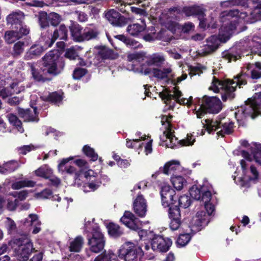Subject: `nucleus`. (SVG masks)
Segmentation results:
<instances>
[{
  "mask_svg": "<svg viewBox=\"0 0 261 261\" xmlns=\"http://www.w3.org/2000/svg\"><path fill=\"white\" fill-rule=\"evenodd\" d=\"M83 153L88 159L89 163L94 162L98 160V155L94 148L88 145L83 146Z\"/></svg>",
  "mask_w": 261,
  "mask_h": 261,
  "instance_id": "35",
  "label": "nucleus"
},
{
  "mask_svg": "<svg viewBox=\"0 0 261 261\" xmlns=\"http://www.w3.org/2000/svg\"><path fill=\"white\" fill-rule=\"evenodd\" d=\"M234 24L231 21L230 25L228 22L223 23L219 34V37L213 35L206 39V44L204 45L201 50V54L206 56L215 52L219 47L221 43H225L228 41L232 33L233 30L236 29Z\"/></svg>",
  "mask_w": 261,
  "mask_h": 261,
  "instance_id": "4",
  "label": "nucleus"
},
{
  "mask_svg": "<svg viewBox=\"0 0 261 261\" xmlns=\"http://www.w3.org/2000/svg\"><path fill=\"white\" fill-rule=\"evenodd\" d=\"M4 222L9 233H12L16 230V225L13 220L10 218H6L4 220Z\"/></svg>",
  "mask_w": 261,
  "mask_h": 261,
  "instance_id": "58",
  "label": "nucleus"
},
{
  "mask_svg": "<svg viewBox=\"0 0 261 261\" xmlns=\"http://www.w3.org/2000/svg\"><path fill=\"white\" fill-rule=\"evenodd\" d=\"M59 55L57 50H51L42 58L44 65H57Z\"/></svg>",
  "mask_w": 261,
  "mask_h": 261,
  "instance_id": "29",
  "label": "nucleus"
},
{
  "mask_svg": "<svg viewBox=\"0 0 261 261\" xmlns=\"http://www.w3.org/2000/svg\"><path fill=\"white\" fill-rule=\"evenodd\" d=\"M29 33H25L22 30H17L12 29L11 31H7L5 33V39L8 43L11 44L14 42L16 40L21 38L23 36L28 35Z\"/></svg>",
  "mask_w": 261,
  "mask_h": 261,
  "instance_id": "24",
  "label": "nucleus"
},
{
  "mask_svg": "<svg viewBox=\"0 0 261 261\" xmlns=\"http://www.w3.org/2000/svg\"><path fill=\"white\" fill-rule=\"evenodd\" d=\"M171 180L174 188L177 190H181L184 185L186 183V180L182 176L176 175L174 173H172Z\"/></svg>",
  "mask_w": 261,
  "mask_h": 261,
  "instance_id": "41",
  "label": "nucleus"
},
{
  "mask_svg": "<svg viewBox=\"0 0 261 261\" xmlns=\"http://www.w3.org/2000/svg\"><path fill=\"white\" fill-rule=\"evenodd\" d=\"M84 232L89 249H86L85 252L87 257H90L93 253L102 252L106 243V238L98 223L92 221H86L85 219Z\"/></svg>",
  "mask_w": 261,
  "mask_h": 261,
  "instance_id": "1",
  "label": "nucleus"
},
{
  "mask_svg": "<svg viewBox=\"0 0 261 261\" xmlns=\"http://www.w3.org/2000/svg\"><path fill=\"white\" fill-rule=\"evenodd\" d=\"M147 202L146 199L141 194H138L133 202V210L139 217L143 218L147 212Z\"/></svg>",
  "mask_w": 261,
  "mask_h": 261,
  "instance_id": "18",
  "label": "nucleus"
},
{
  "mask_svg": "<svg viewBox=\"0 0 261 261\" xmlns=\"http://www.w3.org/2000/svg\"><path fill=\"white\" fill-rule=\"evenodd\" d=\"M48 14L45 11L39 12L38 15L39 23L42 29H45L49 26V21L48 20Z\"/></svg>",
  "mask_w": 261,
  "mask_h": 261,
  "instance_id": "47",
  "label": "nucleus"
},
{
  "mask_svg": "<svg viewBox=\"0 0 261 261\" xmlns=\"http://www.w3.org/2000/svg\"><path fill=\"white\" fill-rule=\"evenodd\" d=\"M145 29V25L139 23L130 24L127 27V31L132 36H136Z\"/></svg>",
  "mask_w": 261,
  "mask_h": 261,
  "instance_id": "43",
  "label": "nucleus"
},
{
  "mask_svg": "<svg viewBox=\"0 0 261 261\" xmlns=\"http://www.w3.org/2000/svg\"><path fill=\"white\" fill-rule=\"evenodd\" d=\"M97 33L93 30L87 31L85 29L84 33H83V41L84 40H89L96 37Z\"/></svg>",
  "mask_w": 261,
  "mask_h": 261,
  "instance_id": "61",
  "label": "nucleus"
},
{
  "mask_svg": "<svg viewBox=\"0 0 261 261\" xmlns=\"http://www.w3.org/2000/svg\"><path fill=\"white\" fill-rule=\"evenodd\" d=\"M201 213H204V215L202 216V214L197 213L196 217L193 218L189 223V228L191 232L193 234L202 230L210 222V219L206 216V213L201 212Z\"/></svg>",
  "mask_w": 261,
  "mask_h": 261,
  "instance_id": "16",
  "label": "nucleus"
},
{
  "mask_svg": "<svg viewBox=\"0 0 261 261\" xmlns=\"http://www.w3.org/2000/svg\"><path fill=\"white\" fill-rule=\"evenodd\" d=\"M13 254L19 261H27L31 252L35 250L31 240L27 237H21L11 240L9 242Z\"/></svg>",
  "mask_w": 261,
  "mask_h": 261,
  "instance_id": "5",
  "label": "nucleus"
},
{
  "mask_svg": "<svg viewBox=\"0 0 261 261\" xmlns=\"http://www.w3.org/2000/svg\"><path fill=\"white\" fill-rule=\"evenodd\" d=\"M193 138V137L192 135L188 134L185 139L179 140L177 143L179 144L181 146L192 145L195 141V139Z\"/></svg>",
  "mask_w": 261,
  "mask_h": 261,
  "instance_id": "60",
  "label": "nucleus"
},
{
  "mask_svg": "<svg viewBox=\"0 0 261 261\" xmlns=\"http://www.w3.org/2000/svg\"><path fill=\"white\" fill-rule=\"evenodd\" d=\"M203 187L198 188L197 186H193L189 190V193L191 198L199 200L200 198L201 192H202Z\"/></svg>",
  "mask_w": 261,
  "mask_h": 261,
  "instance_id": "51",
  "label": "nucleus"
},
{
  "mask_svg": "<svg viewBox=\"0 0 261 261\" xmlns=\"http://www.w3.org/2000/svg\"><path fill=\"white\" fill-rule=\"evenodd\" d=\"M172 244V241L169 238H164L160 235H154L151 241L152 249L161 253L167 252Z\"/></svg>",
  "mask_w": 261,
  "mask_h": 261,
  "instance_id": "14",
  "label": "nucleus"
},
{
  "mask_svg": "<svg viewBox=\"0 0 261 261\" xmlns=\"http://www.w3.org/2000/svg\"><path fill=\"white\" fill-rule=\"evenodd\" d=\"M115 37L117 39L122 41L126 45H129L132 47H136V45L138 43V42L135 40L129 39L123 35H116Z\"/></svg>",
  "mask_w": 261,
  "mask_h": 261,
  "instance_id": "57",
  "label": "nucleus"
},
{
  "mask_svg": "<svg viewBox=\"0 0 261 261\" xmlns=\"http://www.w3.org/2000/svg\"><path fill=\"white\" fill-rule=\"evenodd\" d=\"M139 67L140 69L139 72L143 73L144 75L151 74L153 77L160 80L168 79V74L172 72L171 68H163V69L154 68L152 70L147 68L143 71V66H139Z\"/></svg>",
  "mask_w": 261,
  "mask_h": 261,
  "instance_id": "17",
  "label": "nucleus"
},
{
  "mask_svg": "<svg viewBox=\"0 0 261 261\" xmlns=\"http://www.w3.org/2000/svg\"><path fill=\"white\" fill-rule=\"evenodd\" d=\"M46 50L45 47L39 44L33 45L29 50L27 52L24 58L26 60H30L39 56L44 51Z\"/></svg>",
  "mask_w": 261,
  "mask_h": 261,
  "instance_id": "27",
  "label": "nucleus"
},
{
  "mask_svg": "<svg viewBox=\"0 0 261 261\" xmlns=\"http://www.w3.org/2000/svg\"><path fill=\"white\" fill-rule=\"evenodd\" d=\"M164 56L160 53L153 54L147 58L146 62L148 65H161L165 64Z\"/></svg>",
  "mask_w": 261,
  "mask_h": 261,
  "instance_id": "34",
  "label": "nucleus"
},
{
  "mask_svg": "<svg viewBox=\"0 0 261 261\" xmlns=\"http://www.w3.org/2000/svg\"><path fill=\"white\" fill-rule=\"evenodd\" d=\"M240 51H237L236 48H232L228 50H225L222 53V58L223 60L227 61L228 63L236 61L241 58Z\"/></svg>",
  "mask_w": 261,
  "mask_h": 261,
  "instance_id": "30",
  "label": "nucleus"
},
{
  "mask_svg": "<svg viewBox=\"0 0 261 261\" xmlns=\"http://www.w3.org/2000/svg\"><path fill=\"white\" fill-rule=\"evenodd\" d=\"M108 233L111 238L117 239L122 237L124 234V230L118 224L110 222L106 225Z\"/></svg>",
  "mask_w": 261,
  "mask_h": 261,
  "instance_id": "22",
  "label": "nucleus"
},
{
  "mask_svg": "<svg viewBox=\"0 0 261 261\" xmlns=\"http://www.w3.org/2000/svg\"><path fill=\"white\" fill-rule=\"evenodd\" d=\"M48 14V20L49 21V23L53 26H57L62 20L61 16L57 13L51 12Z\"/></svg>",
  "mask_w": 261,
  "mask_h": 261,
  "instance_id": "52",
  "label": "nucleus"
},
{
  "mask_svg": "<svg viewBox=\"0 0 261 261\" xmlns=\"http://www.w3.org/2000/svg\"><path fill=\"white\" fill-rule=\"evenodd\" d=\"M206 10L201 6L193 5L185 6L182 8L181 12L187 17H195L202 18L203 16V13L205 12Z\"/></svg>",
  "mask_w": 261,
  "mask_h": 261,
  "instance_id": "19",
  "label": "nucleus"
},
{
  "mask_svg": "<svg viewBox=\"0 0 261 261\" xmlns=\"http://www.w3.org/2000/svg\"><path fill=\"white\" fill-rule=\"evenodd\" d=\"M191 239V236L189 233L180 234L176 242L178 245L181 247H184L189 242Z\"/></svg>",
  "mask_w": 261,
  "mask_h": 261,
  "instance_id": "54",
  "label": "nucleus"
},
{
  "mask_svg": "<svg viewBox=\"0 0 261 261\" xmlns=\"http://www.w3.org/2000/svg\"><path fill=\"white\" fill-rule=\"evenodd\" d=\"M242 76L243 74L241 73L234 76V80L226 79L222 81L214 76L209 90L215 93H219L221 90L222 100L224 102L227 100H232L235 97L234 92L237 87L238 86L240 88L241 86L247 84V81Z\"/></svg>",
  "mask_w": 261,
  "mask_h": 261,
  "instance_id": "3",
  "label": "nucleus"
},
{
  "mask_svg": "<svg viewBox=\"0 0 261 261\" xmlns=\"http://www.w3.org/2000/svg\"><path fill=\"white\" fill-rule=\"evenodd\" d=\"M64 57L70 60H75L76 59L80 60L77 65H82V60L74 47L66 49L65 50Z\"/></svg>",
  "mask_w": 261,
  "mask_h": 261,
  "instance_id": "42",
  "label": "nucleus"
},
{
  "mask_svg": "<svg viewBox=\"0 0 261 261\" xmlns=\"http://www.w3.org/2000/svg\"><path fill=\"white\" fill-rule=\"evenodd\" d=\"M146 58V54L141 51L128 54L127 56V60L129 62H141Z\"/></svg>",
  "mask_w": 261,
  "mask_h": 261,
  "instance_id": "48",
  "label": "nucleus"
},
{
  "mask_svg": "<svg viewBox=\"0 0 261 261\" xmlns=\"http://www.w3.org/2000/svg\"><path fill=\"white\" fill-rule=\"evenodd\" d=\"M253 106L258 110L261 109V92L255 94L252 99H248Z\"/></svg>",
  "mask_w": 261,
  "mask_h": 261,
  "instance_id": "56",
  "label": "nucleus"
},
{
  "mask_svg": "<svg viewBox=\"0 0 261 261\" xmlns=\"http://www.w3.org/2000/svg\"><path fill=\"white\" fill-rule=\"evenodd\" d=\"M58 170L61 172L68 174L74 173V185L80 187L82 184V159L76 156H70L63 159L58 165Z\"/></svg>",
  "mask_w": 261,
  "mask_h": 261,
  "instance_id": "6",
  "label": "nucleus"
},
{
  "mask_svg": "<svg viewBox=\"0 0 261 261\" xmlns=\"http://www.w3.org/2000/svg\"><path fill=\"white\" fill-rule=\"evenodd\" d=\"M53 37L54 39L60 38L61 40H67L68 38V30L65 24H61L59 28L54 31Z\"/></svg>",
  "mask_w": 261,
  "mask_h": 261,
  "instance_id": "37",
  "label": "nucleus"
},
{
  "mask_svg": "<svg viewBox=\"0 0 261 261\" xmlns=\"http://www.w3.org/2000/svg\"><path fill=\"white\" fill-rule=\"evenodd\" d=\"M89 163L85 160L83 159V170L89 168ZM83 174L86 180L85 185L92 191H95L101 184L105 185L106 183L110 181L109 177L105 174H100V179H97V173L92 169H89L84 172L83 171Z\"/></svg>",
  "mask_w": 261,
  "mask_h": 261,
  "instance_id": "9",
  "label": "nucleus"
},
{
  "mask_svg": "<svg viewBox=\"0 0 261 261\" xmlns=\"http://www.w3.org/2000/svg\"><path fill=\"white\" fill-rule=\"evenodd\" d=\"M180 168L179 162L177 161H171L166 163L163 169V173L165 174L169 175L172 173L174 174V172Z\"/></svg>",
  "mask_w": 261,
  "mask_h": 261,
  "instance_id": "36",
  "label": "nucleus"
},
{
  "mask_svg": "<svg viewBox=\"0 0 261 261\" xmlns=\"http://www.w3.org/2000/svg\"><path fill=\"white\" fill-rule=\"evenodd\" d=\"M192 202L193 200L191 197L187 195H183L179 197L178 196L175 205L179 209L180 207L186 208L191 205Z\"/></svg>",
  "mask_w": 261,
  "mask_h": 261,
  "instance_id": "38",
  "label": "nucleus"
},
{
  "mask_svg": "<svg viewBox=\"0 0 261 261\" xmlns=\"http://www.w3.org/2000/svg\"><path fill=\"white\" fill-rule=\"evenodd\" d=\"M212 198V193L209 190H205L204 187L201 192L200 198H199L200 201H202L204 204L210 202Z\"/></svg>",
  "mask_w": 261,
  "mask_h": 261,
  "instance_id": "59",
  "label": "nucleus"
},
{
  "mask_svg": "<svg viewBox=\"0 0 261 261\" xmlns=\"http://www.w3.org/2000/svg\"><path fill=\"white\" fill-rule=\"evenodd\" d=\"M23 223L26 226H32L34 227L33 230L34 234L38 233L41 230V222L38 219L37 215L30 214L28 217L24 220Z\"/></svg>",
  "mask_w": 261,
  "mask_h": 261,
  "instance_id": "25",
  "label": "nucleus"
},
{
  "mask_svg": "<svg viewBox=\"0 0 261 261\" xmlns=\"http://www.w3.org/2000/svg\"><path fill=\"white\" fill-rule=\"evenodd\" d=\"M160 195L162 205L164 208H167V211H169L170 208L173 210L174 207L178 208L177 205H175L178 195L170 186H163L160 191Z\"/></svg>",
  "mask_w": 261,
  "mask_h": 261,
  "instance_id": "12",
  "label": "nucleus"
},
{
  "mask_svg": "<svg viewBox=\"0 0 261 261\" xmlns=\"http://www.w3.org/2000/svg\"><path fill=\"white\" fill-rule=\"evenodd\" d=\"M11 193H10L9 195H7L6 197L5 198V204L7 203V208L9 211H14L18 204V200L16 198H12L10 197L12 195H10Z\"/></svg>",
  "mask_w": 261,
  "mask_h": 261,
  "instance_id": "50",
  "label": "nucleus"
},
{
  "mask_svg": "<svg viewBox=\"0 0 261 261\" xmlns=\"http://www.w3.org/2000/svg\"><path fill=\"white\" fill-rule=\"evenodd\" d=\"M241 111L245 118L250 117L252 119H254L258 113V110L248 101L244 107H241Z\"/></svg>",
  "mask_w": 261,
  "mask_h": 261,
  "instance_id": "26",
  "label": "nucleus"
},
{
  "mask_svg": "<svg viewBox=\"0 0 261 261\" xmlns=\"http://www.w3.org/2000/svg\"><path fill=\"white\" fill-rule=\"evenodd\" d=\"M9 122L15 126L18 131L21 133H23L24 130L21 126V122L18 119L17 116L13 114H8L7 116Z\"/></svg>",
  "mask_w": 261,
  "mask_h": 261,
  "instance_id": "46",
  "label": "nucleus"
},
{
  "mask_svg": "<svg viewBox=\"0 0 261 261\" xmlns=\"http://www.w3.org/2000/svg\"><path fill=\"white\" fill-rule=\"evenodd\" d=\"M13 198L17 197L18 199L21 201L25 200L28 196V191L27 190H23L19 192H14L11 193V194Z\"/></svg>",
  "mask_w": 261,
  "mask_h": 261,
  "instance_id": "62",
  "label": "nucleus"
},
{
  "mask_svg": "<svg viewBox=\"0 0 261 261\" xmlns=\"http://www.w3.org/2000/svg\"><path fill=\"white\" fill-rule=\"evenodd\" d=\"M82 245V237L79 236L76 237L72 241L70 246V250L71 252H79L81 250Z\"/></svg>",
  "mask_w": 261,
  "mask_h": 261,
  "instance_id": "55",
  "label": "nucleus"
},
{
  "mask_svg": "<svg viewBox=\"0 0 261 261\" xmlns=\"http://www.w3.org/2000/svg\"><path fill=\"white\" fill-rule=\"evenodd\" d=\"M32 110L30 109H20L18 110L19 116L24 119V121H37L38 118L37 115V108L31 103Z\"/></svg>",
  "mask_w": 261,
  "mask_h": 261,
  "instance_id": "23",
  "label": "nucleus"
},
{
  "mask_svg": "<svg viewBox=\"0 0 261 261\" xmlns=\"http://www.w3.org/2000/svg\"><path fill=\"white\" fill-rule=\"evenodd\" d=\"M35 175L46 179L50 177L53 171L47 165H44L34 171Z\"/></svg>",
  "mask_w": 261,
  "mask_h": 261,
  "instance_id": "39",
  "label": "nucleus"
},
{
  "mask_svg": "<svg viewBox=\"0 0 261 261\" xmlns=\"http://www.w3.org/2000/svg\"><path fill=\"white\" fill-rule=\"evenodd\" d=\"M105 17L113 26L119 27L125 25L129 20L128 18L113 9L105 12Z\"/></svg>",
  "mask_w": 261,
  "mask_h": 261,
  "instance_id": "15",
  "label": "nucleus"
},
{
  "mask_svg": "<svg viewBox=\"0 0 261 261\" xmlns=\"http://www.w3.org/2000/svg\"><path fill=\"white\" fill-rule=\"evenodd\" d=\"M71 25L69 27L71 36L73 39L77 42L82 41V32L81 26L76 22L71 21Z\"/></svg>",
  "mask_w": 261,
  "mask_h": 261,
  "instance_id": "33",
  "label": "nucleus"
},
{
  "mask_svg": "<svg viewBox=\"0 0 261 261\" xmlns=\"http://www.w3.org/2000/svg\"><path fill=\"white\" fill-rule=\"evenodd\" d=\"M24 15L21 11L13 12L7 17V23L11 29L22 30L25 33H29L30 29L23 22Z\"/></svg>",
  "mask_w": 261,
  "mask_h": 261,
  "instance_id": "13",
  "label": "nucleus"
},
{
  "mask_svg": "<svg viewBox=\"0 0 261 261\" xmlns=\"http://www.w3.org/2000/svg\"><path fill=\"white\" fill-rule=\"evenodd\" d=\"M197 104L200 107L196 111V114L198 118H201L207 113L217 114L222 109V103L216 96L204 95L202 98L197 99Z\"/></svg>",
  "mask_w": 261,
  "mask_h": 261,
  "instance_id": "7",
  "label": "nucleus"
},
{
  "mask_svg": "<svg viewBox=\"0 0 261 261\" xmlns=\"http://www.w3.org/2000/svg\"><path fill=\"white\" fill-rule=\"evenodd\" d=\"M233 3L247 9V11L242 12L238 9L224 11L221 14L220 20L222 23L228 22L230 25L232 21V23L236 24L237 18L244 19L249 15L254 19H257L258 14L261 12L258 8V0H233Z\"/></svg>",
  "mask_w": 261,
  "mask_h": 261,
  "instance_id": "2",
  "label": "nucleus"
},
{
  "mask_svg": "<svg viewBox=\"0 0 261 261\" xmlns=\"http://www.w3.org/2000/svg\"><path fill=\"white\" fill-rule=\"evenodd\" d=\"M189 74L191 77L196 75H200L203 72V70L206 69V66H188Z\"/></svg>",
  "mask_w": 261,
  "mask_h": 261,
  "instance_id": "53",
  "label": "nucleus"
},
{
  "mask_svg": "<svg viewBox=\"0 0 261 261\" xmlns=\"http://www.w3.org/2000/svg\"><path fill=\"white\" fill-rule=\"evenodd\" d=\"M251 152L255 161L261 165V144L255 143L254 147H251Z\"/></svg>",
  "mask_w": 261,
  "mask_h": 261,
  "instance_id": "49",
  "label": "nucleus"
},
{
  "mask_svg": "<svg viewBox=\"0 0 261 261\" xmlns=\"http://www.w3.org/2000/svg\"><path fill=\"white\" fill-rule=\"evenodd\" d=\"M168 216L171 221L170 223V227L173 230H177L181 225V214L180 210L178 208L174 209H169L168 211Z\"/></svg>",
  "mask_w": 261,
  "mask_h": 261,
  "instance_id": "21",
  "label": "nucleus"
},
{
  "mask_svg": "<svg viewBox=\"0 0 261 261\" xmlns=\"http://www.w3.org/2000/svg\"><path fill=\"white\" fill-rule=\"evenodd\" d=\"M41 98L44 101H50L52 103L58 105L62 101L63 97L62 94L57 92H54L49 93L47 96H42Z\"/></svg>",
  "mask_w": 261,
  "mask_h": 261,
  "instance_id": "44",
  "label": "nucleus"
},
{
  "mask_svg": "<svg viewBox=\"0 0 261 261\" xmlns=\"http://www.w3.org/2000/svg\"><path fill=\"white\" fill-rule=\"evenodd\" d=\"M251 78L257 80L261 78V66H255L251 71Z\"/></svg>",
  "mask_w": 261,
  "mask_h": 261,
  "instance_id": "64",
  "label": "nucleus"
},
{
  "mask_svg": "<svg viewBox=\"0 0 261 261\" xmlns=\"http://www.w3.org/2000/svg\"><path fill=\"white\" fill-rule=\"evenodd\" d=\"M205 122L207 125L206 129L209 134L217 130L219 128L221 129L217 132V134L218 136H221L222 137L226 135H230L233 132L234 123L232 121L222 123L221 121L206 119Z\"/></svg>",
  "mask_w": 261,
  "mask_h": 261,
  "instance_id": "11",
  "label": "nucleus"
},
{
  "mask_svg": "<svg viewBox=\"0 0 261 261\" xmlns=\"http://www.w3.org/2000/svg\"><path fill=\"white\" fill-rule=\"evenodd\" d=\"M144 252L133 243L127 242L122 244L118 251V256L124 261H141Z\"/></svg>",
  "mask_w": 261,
  "mask_h": 261,
  "instance_id": "8",
  "label": "nucleus"
},
{
  "mask_svg": "<svg viewBox=\"0 0 261 261\" xmlns=\"http://www.w3.org/2000/svg\"><path fill=\"white\" fill-rule=\"evenodd\" d=\"M20 166L19 163L15 160H12L0 166V173L7 174L14 171Z\"/></svg>",
  "mask_w": 261,
  "mask_h": 261,
  "instance_id": "31",
  "label": "nucleus"
},
{
  "mask_svg": "<svg viewBox=\"0 0 261 261\" xmlns=\"http://www.w3.org/2000/svg\"><path fill=\"white\" fill-rule=\"evenodd\" d=\"M35 181L25 179L12 183L11 187L13 189L18 190L24 187H33L35 186Z\"/></svg>",
  "mask_w": 261,
  "mask_h": 261,
  "instance_id": "40",
  "label": "nucleus"
},
{
  "mask_svg": "<svg viewBox=\"0 0 261 261\" xmlns=\"http://www.w3.org/2000/svg\"><path fill=\"white\" fill-rule=\"evenodd\" d=\"M195 25L191 22L188 21L181 26V31L184 33H189L194 30Z\"/></svg>",
  "mask_w": 261,
  "mask_h": 261,
  "instance_id": "63",
  "label": "nucleus"
},
{
  "mask_svg": "<svg viewBox=\"0 0 261 261\" xmlns=\"http://www.w3.org/2000/svg\"><path fill=\"white\" fill-rule=\"evenodd\" d=\"M120 220L126 227L132 230L137 231L139 229L137 223L138 219L129 211H125Z\"/></svg>",
  "mask_w": 261,
  "mask_h": 261,
  "instance_id": "20",
  "label": "nucleus"
},
{
  "mask_svg": "<svg viewBox=\"0 0 261 261\" xmlns=\"http://www.w3.org/2000/svg\"><path fill=\"white\" fill-rule=\"evenodd\" d=\"M116 55L114 51L108 48L103 47L101 48L96 56L94 60H98L99 59L102 60H113L116 58Z\"/></svg>",
  "mask_w": 261,
  "mask_h": 261,
  "instance_id": "32",
  "label": "nucleus"
},
{
  "mask_svg": "<svg viewBox=\"0 0 261 261\" xmlns=\"http://www.w3.org/2000/svg\"><path fill=\"white\" fill-rule=\"evenodd\" d=\"M63 66H32V74L35 80L45 82L51 79V75H56L63 70Z\"/></svg>",
  "mask_w": 261,
  "mask_h": 261,
  "instance_id": "10",
  "label": "nucleus"
},
{
  "mask_svg": "<svg viewBox=\"0 0 261 261\" xmlns=\"http://www.w3.org/2000/svg\"><path fill=\"white\" fill-rule=\"evenodd\" d=\"M161 123L163 125H165L166 123L168 124V130L164 132V134L165 135L166 138L169 139L170 143L174 146H175V142L177 141V138L171 132L172 124L168 121L167 116L165 115L162 116Z\"/></svg>",
  "mask_w": 261,
  "mask_h": 261,
  "instance_id": "28",
  "label": "nucleus"
},
{
  "mask_svg": "<svg viewBox=\"0 0 261 261\" xmlns=\"http://www.w3.org/2000/svg\"><path fill=\"white\" fill-rule=\"evenodd\" d=\"M18 86L17 83H13L11 85V88L13 91L9 90L8 88H0V96L3 98H6L11 95L12 93H17L20 92V90L17 89Z\"/></svg>",
  "mask_w": 261,
  "mask_h": 261,
  "instance_id": "45",
  "label": "nucleus"
}]
</instances>
